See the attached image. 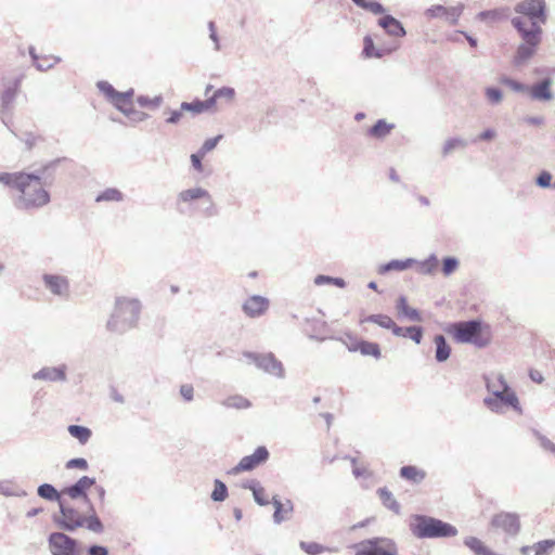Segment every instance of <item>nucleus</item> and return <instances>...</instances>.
I'll list each match as a JSON object with an SVG mask.
<instances>
[{
    "label": "nucleus",
    "mask_w": 555,
    "mask_h": 555,
    "mask_svg": "<svg viewBox=\"0 0 555 555\" xmlns=\"http://www.w3.org/2000/svg\"><path fill=\"white\" fill-rule=\"evenodd\" d=\"M269 308V300L262 296H251L243 305L244 312L250 317L256 318L263 314Z\"/></svg>",
    "instance_id": "2eb2a0df"
},
{
    "label": "nucleus",
    "mask_w": 555,
    "mask_h": 555,
    "mask_svg": "<svg viewBox=\"0 0 555 555\" xmlns=\"http://www.w3.org/2000/svg\"><path fill=\"white\" fill-rule=\"evenodd\" d=\"M38 494L49 501H59L62 500V491L59 493L56 489L49 485L43 483L38 488Z\"/></svg>",
    "instance_id": "c9c22d12"
},
{
    "label": "nucleus",
    "mask_w": 555,
    "mask_h": 555,
    "mask_svg": "<svg viewBox=\"0 0 555 555\" xmlns=\"http://www.w3.org/2000/svg\"><path fill=\"white\" fill-rule=\"evenodd\" d=\"M205 156H201V152L198 151V153L196 154H192L191 155V162H192V165L193 167L197 170V171H203V165H202V159L204 158Z\"/></svg>",
    "instance_id": "680f3d73"
},
{
    "label": "nucleus",
    "mask_w": 555,
    "mask_h": 555,
    "mask_svg": "<svg viewBox=\"0 0 555 555\" xmlns=\"http://www.w3.org/2000/svg\"><path fill=\"white\" fill-rule=\"evenodd\" d=\"M397 309L399 313L408 317L413 321H421V315L417 310L411 308L404 297H400L397 301Z\"/></svg>",
    "instance_id": "72a5a7b5"
},
{
    "label": "nucleus",
    "mask_w": 555,
    "mask_h": 555,
    "mask_svg": "<svg viewBox=\"0 0 555 555\" xmlns=\"http://www.w3.org/2000/svg\"><path fill=\"white\" fill-rule=\"evenodd\" d=\"M500 82H501L502 85H505V86H507V87L512 88V89H513V90H515V91H518V92H527V88H528V87H526V86H524V85H521V83H519V82H517V81H515V80H513V79H509V78H506V77H502V78L500 79Z\"/></svg>",
    "instance_id": "603ef678"
},
{
    "label": "nucleus",
    "mask_w": 555,
    "mask_h": 555,
    "mask_svg": "<svg viewBox=\"0 0 555 555\" xmlns=\"http://www.w3.org/2000/svg\"><path fill=\"white\" fill-rule=\"evenodd\" d=\"M66 468H78L80 470H86L88 468V463L85 459H73L66 463Z\"/></svg>",
    "instance_id": "6e6d98bb"
},
{
    "label": "nucleus",
    "mask_w": 555,
    "mask_h": 555,
    "mask_svg": "<svg viewBox=\"0 0 555 555\" xmlns=\"http://www.w3.org/2000/svg\"><path fill=\"white\" fill-rule=\"evenodd\" d=\"M495 137V131L492 129H487L482 133L479 134L478 140L480 141H490Z\"/></svg>",
    "instance_id": "e2e57ef3"
},
{
    "label": "nucleus",
    "mask_w": 555,
    "mask_h": 555,
    "mask_svg": "<svg viewBox=\"0 0 555 555\" xmlns=\"http://www.w3.org/2000/svg\"><path fill=\"white\" fill-rule=\"evenodd\" d=\"M122 199V194L116 189H108L96 197V202L114 201L119 202Z\"/></svg>",
    "instance_id": "c03bdc74"
},
{
    "label": "nucleus",
    "mask_w": 555,
    "mask_h": 555,
    "mask_svg": "<svg viewBox=\"0 0 555 555\" xmlns=\"http://www.w3.org/2000/svg\"><path fill=\"white\" fill-rule=\"evenodd\" d=\"M495 379L501 382V387H495V380H491L488 384V389L504 403L519 410V402L515 392L508 389L503 377H496Z\"/></svg>",
    "instance_id": "ddd939ff"
},
{
    "label": "nucleus",
    "mask_w": 555,
    "mask_h": 555,
    "mask_svg": "<svg viewBox=\"0 0 555 555\" xmlns=\"http://www.w3.org/2000/svg\"><path fill=\"white\" fill-rule=\"evenodd\" d=\"M551 181H552V176L551 173H548L547 171H543L539 175L538 179H537V183L542 186V188H547L550 186L551 184Z\"/></svg>",
    "instance_id": "052dcab7"
},
{
    "label": "nucleus",
    "mask_w": 555,
    "mask_h": 555,
    "mask_svg": "<svg viewBox=\"0 0 555 555\" xmlns=\"http://www.w3.org/2000/svg\"><path fill=\"white\" fill-rule=\"evenodd\" d=\"M62 499H67L72 503L91 506L87 493H83L76 483L62 490Z\"/></svg>",
    "instance_id": "5701e85b"
},
{
    "label": "nucleus",
    "mask_w": 555,
    "mask_h": 555,
    "mask_svg": "<svg viewBox=\"0 0 555 555\" xmlns=\"http://www.w3.org/2000/svg\"><path fill=\"white\" fill-rule=\"evenodd\" d=\"M358 351L362 356H370L375 359H379L382 357L380 347L377 343L362 340V343H360V347H359Z\"/></svg>",
    "instance_id": "473e14b6"
},
{
    "label": "nucleus",
    "mask_w": 555,
    "mask_h": 555,
    "mask_svg": "<svg viewBox=\"0 0 555 555\" xmlns=\"http://www.w3.org/2000/svg\"><path fill=\"white\" fill-rule=\"evenodd\" d=\"M181 111L190 112L193 115H199L205 112H210L216 109V99L215 98H207L206 100H194L192 102H183L181 104Z\"/></svg>",
    "instance_id": "dca6fc26"
},
{
    "label": "nucleus",
    "mask_w": 555,
    "mask_h": 555,
    "mask_svg": "<svg viewBox=\"0 0 555 555\" xmlns=\"http://www.w3.org/2000/svg\"><path fill=\"white\" fill-rule=\"evenodd\" d=\"M439 261L436 256H430L428 259L421 263V272L426 274H433L437 271Z\"/></svg>",
    "instance_id": "37998d69"
},
{
    "label": "nucleus",
    "mask_w": 555,
    "mask_h": 555,
    "mask_svg": "<svg viewBox=\"0 0 555 555\" xmlns=\"http://www.w3.org/2000/svg\"><path fill=\"white\" fill-rule=\"evenodd\" d=\"M353 474L356 477L365 476L367 470L364 466H358L356 461H353Z\"/></svg>",
    "instance_id": "338daca9"
},
{
    "label": "nucleus",
    "mask_w": 555,
    "mask_h": 555,
    "mask_svg": "<svg viewBox=\"0 0 555 555\" xmlns=\"http://www.w3.org/2000/svg\"><path fill=\"white\" fill-rule=\"evenodd\" d=\"M141 306L137 299L121 298L118 299L108 321L111 328H116L119 324L132 326L138 321Z\"/></svg>",
    "instance_id": "423d86ee"
},
{
    "label": "nucleus",
    "mask_w": 555,
    "mask_h": 555,
    "mask_svg": "<svg viewBox=\"0 0 555 555\" xmlns=\"http://www.w3.org/2000/svg\"><path fill=\"white\" fill-rule=\"evenodd\" d=\"M16 91H17L16 85L13 87H9V88L4 89L3 91H1L0 98H1L3 107H8L12 103V101L15 98Z\"/></svg>",
    "instance_id": "a18cd8bd"
},
{
    "label": "nucleus",
    "mask_w": 555,
    "mask_h": 555,
    "mask_svg": "<svg viewBox=\"0 0 555 555\" xmlns=\"http://www.w3.org/2000/svg\"><path fill=\"white\" fill-rule=\"evenodd\" d=\"M378 24L391 36L403 37L405 35L402 24L390 15L379 18Z\"/></svg>",
    "instance_id": "aec40b11"
},
{
    "label": "nucleus",
    "mask_w": 555,
    "mask_h": 555,
    "mask_svg": "<svg viewBox=\"0 0 555 555\" xmlns=\"http://www.w3.org/2000/svg\"><path fill=\"white\" fill-rule=\"evenodd\" d=\"M460 145H462V141L456 140V139L455 140H451V141L447 142L444 150H446V152H449L452 149H454L456 146H460Z\"/></svg>",
    "instance_id": "774afa93"
},
{
    "label": "nucleus",
    "mask_w": 555,
    "mask_h": 555,
    "mask_svg": "<svg viewBox=\"0 0 555 555\" xmlns=\"http://www.w3.org/2000/svg\"><path fill=\"white\" fill-rule=\"evenodd\" d=\"M392 333L396 336L409 337L416 344H420L423 338V330L418 326L400 327L396 324Z\"/></svg>",
    "instance_id": "bb28decb"
},
{
    "label": "nucleus",
    "mask_w": 555,
    "mask_h": 555,
    "mask_svg": "<svg viewBox=\"0 0 555 555\" xmlns=\"http://www.w3.org/2000/svg\"><path fill=\"white\" fill-rule=\"evenodd\" d=\"M396 47L393 48H376L372 37L365 36L363 39V55L366 59L377 57L380 59L385 55L390 54Z\"/></svg>",
    "instance_id": "a211bd4d"
},
{
    "label": "nucleus",
    "mask_w": 555,
    "mask_h": 555,
    "mask_svg": "<svg viewBox=\"0 0 555 555\" xmlns=\"http://www.w3.org/2000/svg\"><path fill=\"white\" fill-rule=\"evenodd\" d=\"M554 546V540H544L533 545L524 546L521 548V553L522 555H548Z\"/></svg>",
    "instance_id": "b1692460"
},
{
    "label": "nucleus",
    "mask_w": 555,
    "mask_h": 555,
    "mask_svg": "<svg viewBox=\"0 0 555 555\" xmlns=\"http://www.w3.org/2000/svg\"><path fill=\"white\" fill-rule=\"evenodd\" d=\"M464 544L475 554V555H499L494 553L490 547H488L480 539L476 537H468L464 540Z\"/></svg>",
    "instance_id": "a878e982"
},
{
    "label": "nucleus",
    "mask_w": 555,
    "mask_h": 555,
    "mask_svg": "<svg viewBox=\"0 0 555 555\" xmlns=\"http://www.w3.org/2000/svg\"><path fill=\"white\" fill-rule=\"evenodd\" d=\"M215 488L211 493V499L216 502H222L228 498V489L227 486L221 481L216 479L215 480Z\"/></svg>",
    "instance_id": "a19ab883"
},
{
    "label": "nucleus",
    "mask_w": 555,
    "mask_h": 555,
    "mask_svg": "<svg viewBox=\"0 0 555 555\" xmlns=\"http://www.w3.org/2000/svg\"><path fill=\"white\" fill-rule=\"evenodd\" d=\"M459 267V261L453 257L444 258L442 261V273L444 275H450L453 273Z\"/></svg>",
    "instance_id": "de8ad7c7"
},
{
    "label": "nucleus",
    "mask_w": 555,
    "mask_h": 555,
    "mask_svg": "<svg viewBox=\"0 0 555 555\" xmlns=\"http://www.w3.org/2000/svg\"><path fill=\"white\" fill-rule=\"evenodd\" d=\"M396 543L385 538L365 540L356 545V555H397Z\"/></svg>",
    "instance_id": "6e6552de"
},
{
    "label": "nucleus",
    "mask_w": 555,
    "mask_h": 555,
    "mask_svg": "<svg viewBox=\"0 0 555 555\" xmlns=\"http://www.w3.org/2000/svg\"><path fill=\"white\" fill-rule=\"evenodd\" d=\"M180 393L185 401H191L194 397V388L190 384L182 385L180 387Z\"/></svg>",
    "instance_id": "13d9d810"
},
{
    "label": "nucleus",
    "mask_w": 555,
    "mask_h": 555,
    "mask_svg": "<svg viewBox=\"0 0 555 555\" xmlns=\"http://www.w3.org/2000/svg\"><path fill=\"white\" fill-rule=\"evenodd\" d=\"M486 95L492 103H499L502 100V93L495 88H487Z\"/></svg>",
    "instance_id": "4d7b16f0"
},
{
    "label": "nucleus",
    "mask_w": 555,
    "mask_h": 555,
    "mask_svg": "<svg viewBox=\"0 0 555 555\" xmlns=\"http://www.w3.org/2000/svg\"><path fill=\"white\" fill-rule=\"evenodd\" d=\"M392 129L391 125H388L385 120H378L371 129L370 134L374 138H384Z\"/></svg>",
    "instance_id": "4c0bfd02"
},
{
    "label": "nucleus",
    "mask_w": 555,
    "mask_h": 555,
    "mask_svg": "<svg viewBox=\"0 0 555 555\" xmlns=\"http://www.w3.org/2000/svg\"><path fill=\"white\" fill-rule=\"evenodd\" d=\"M98 88L108 98V100L114 104L117 96L120 95L121 92H117L111 83L107 81L98 82Z\"/></svg>",
    "instance_id": "79ce46f5"
},
{
    "label": "nucleus",
    "mask_w": 555,
    "mask_h": 555,
    "mask_svg": "<svg viewBox=\"0 0 555 555\" xmlns=\"http://www.w3.org/2000/svg\"><path fill=\"white\" fill-rule=\"evenodd\" d=\"M220 139L221 135L206 140L199 150L201 156H205L208 152L212 151Z\"/></svg>",
    "instance_id": "3c124183"
},
{
    "label": "nucleus",
    "mask_w": 555,
    "mask_h": 555,
    "mask_svg": "<svg viewBox=\"0 0 555 555\" xmlns=\"http://www.w3.org/2000/svg\"><path fill=\"white\" fill-rule=\"evenodd\" d=\"M448 335L459 344H470L477 348H485L492 340L491 326L480 320L460 321L446 327Z\"/></svg>",
    "instance_id": "f03ea898"
},
{
    "label": "nucleus",
    "mask_w": 555,
    "mask_h": 555,
    "mask_svg": "<svg viewBox=\"0 0 555 555\" xmlns=\"http://www.w3.org/2000/svg\"><path fill=\"white\" fill-rule=\"evenodd\" d=\"M76 505L79 504L75 502L72 503L67 499L60 500V509L62 515L60 525L67 530H75L76 528L87 526L91 531L101 532L103 530V525L95 516L93 507L88 506L91 515L87 516L85 513L78 511Z\"/></svg>",
    "instance_id": "7ed1b4c3"
},
{
    "label": "nucleus",
    "mask_w": 555,
    "mask_h": 555,
    "mask_svg": "<svg viewBox=\"0 0 555 555\" xmlns=\"http://www.w3.org/2000/svg\"><path fill=\"white\" fill-rule=\"evenodd\" d=\"M300 547L309 555H318L325 550L323 545L317 542H301Z\"/></svg>",
    "instance_id": "49530a36"
},
{
    "label": "nucleus",
    "mask_w": 555,
    "mask_h": 555,
    "mask_svg": "<svg viewBox=\"0 0 555 555\" xmlns=\"http://www.w3.org/2000/svg\"><path fill=\"white\" fill-rule=\"evenodd\" d=\"M461 14L459 8H446L442 5H434L427 10V15L430 17H444L451 23H455Z\"/></svg>",
    "instance_id": "6ab92c4d"
},
{
    "label": "nucleus",
    "mask_w": 555,
    "mask_h": 555,
    "mask_svg": "<svg viewBox=\"0 0 555 555\" xmlns=\"http://www.w3.org/2000/svg\"><path fill=\"white\" fill-rule=\"evenodd\" d=\"M409 527L413 535L420 539L454 537L457 533L452 525L423 515H413Z\"/></svg>",
    "instance_id": "20e7f679"
},
{
    "label": "nucleus",
    "mask_w": 555,
    "mask_h": 555,
    "mask_svg": "<svg viewBox=\"0 0 555 555\" xmlns=\"http://www.w3.org/2000/svg\"><path fill=\"white\" fill-rule=\"evenodd\" d=\"M358 7L372 12L373 14H382L384 8L375 0H352Z\"/></svg>",
    "instance_id": "58836bf2"
},
{
    "label": "nucleus",
    "mask_w": 555,
    "mask_h": 555,
    "mask_svg": "<svg viewBox=\"0 0 555 555\" xmlns=\"http://www.w3.org/2000/svg\"><path fill=\"white\" fill-rule=\"evenodd\" d=\"M234 90L232 88H221L217 91L214 92L212 95H210V98H215L216 101L220 98H224L227 100H232L234 98Z\"/></svg>",
    "instance_id": "864d4df0"
},
{
    "label": "nucleus",
    "mask_w": 555,
    "mask_h": 555,
    "mask_svg": "<svg viewBox=\"0 0 555 555\" xmlns=\"http://www.w3.org/2000/svg\"><path fill=\"white\" fill-rule=\"evenodd\" d=\"M377 493H378V496L382 500L383 504L387 508L393 511L395 513H399L400 505L388 489L380 488V489H378Z\"/></svg>",
    "instance_id": "2f4dec72"
},
{
    "label": "nucleus",
    "mask_w": 555,
    "mask_h": 555,
    "mask_svg": "<svg viewBox=\"0 0 555 555\" xmlns=\"http://www.w3.org/2000/svg\"><path fill=\"white\" fill-rule=\"evenodd\" d=\"M513 25L520 33L525 44L517 50L516 61L522 62L533 55L535 47L540 43L541 27L532 22V28H527L520 18H514Z\"/></svg>",
    "instance_id": "39448f33"
},
{
    "label": "nucleus",
    "mask_w": 555,
    "mask_h": 555,
    "mask_svg": "<svg viewBox=\"0 0 555 555\" xmlns=\"http://www.w3.org/2000/svg\"><path fill=\"white\" fill-rule=\"evenodd\" d=\"M49 546L53 555H79L76 541L61 532L50 535Z\"/></svg>",
    "instance_id": "9d476101"
},
{
    "label": "nucleus",
    "mask_w": 555,
    "mask_h": 555,
    "mask_svg": "<svg viewBox=\"0 0 555 555\" xmlns=\"http://www.w3.org/2000/svg\"><path fill=\"white\" fill-rule=\"evenodd\" d=\"M90 555H107V550L103 546H91L89 550Z\"/></svg>",
    "instance_id": "0e129e2a"
},
{
    "label": "nucleus",
    "mask_w": 555,
    "mask_h": 555,
    "mask_svg": "<svg viewBox=\"0 0 555 555\" xmlns=\"http://www.w3.org/2000/svg\"><path fill=\"white\" fill-rule=\"evenodd\" d=\"M199 199H204L208 204H210V206H214L211 195L209 194V192L207 190H205L203 188H193V189L184 190V191L180 192L177 197L178 203H183V204H190L194 201H199ZM214 212H215L214 207H211L208 215L211 216V215H214Z\"/></svg>",
    "instance_id": "4468645a"
},
{
    "label": "nucleus",
    "mask_w": 555,
    "mask_h": 555,
    "mask_svg": "<svg viewBox=\"0 0 555 555\" xmlns=\"http://www.w3.org/2000/svg\"><path fill=\"white\" fill-rule=\"evenodd\" d=\"M361 322L362 323L372 322V323L379 325L380 327L391 330V332L393 331V328L396 326L395 321L386 314H372V315H369L365 319H363Z\"/></svg>",
    "instance_id": "7c9ffc66"
},
{
    "label": "nucleus",
    "mask_w": 555,
    "mask_h": 555,
    "mask_svg": "<svg viewBox=\"0 0 555 555\" xmlns=\"http://www.w3.org/2000/svg\"><path fill=\"white\" fill-rule=\"evenodd\" d=\"M314 283L317 285H322V284H325V283H332L338 287H344L345 286V281L343 279H339V278H331V276H326V275H318L315 279H314Z\"/></svg>",
    "instance_id": "8fccbe9b"
},
{
    "label": "nucleus",
    "mask_w": 555,
    "mask_h": 555,
    "mask_svg": "<svg viewBox=\"0 0 555 555\" xmlns=\"http://www.w3.org/2000/svg\"><path fill=\"white\" fill-rule=\"evenodd\" d=\"M268 457V450L264 447H258L251 455L244 456L232 472L234 474H238L241 472L253 470L260 464L264 463Z\"/></svg>",
    "instance_id": "f8f14e48"
},
{
    "label": "nucleus",
    "mask_w": 555,
    "mask_h": 555,
    "mask_svg": "<svg viewBox=\"0 0 555 555\" xmlns=\"http://www.w3.org/2000/svg\"><path fill=\"white\" fill-rule=\"evenodd\" d=\"M68 433L82 444H85L92 435L89 428L79 425L68 426Z\"/></svg>",
    "instance_id": "f704fd0d"
},
{
    "label": "nucleus",
    "mask_w": 555,
    "mask_h": 555,
    "mask_svg": "<svg viewBox=\"0 0 555 555\" xmlns=\"http://www.w3.org/2000/svg\"><path fill=\"white\" fill-rule=\"evenodd\" d=\"M183 112L184 111H181V109L171 112L170 116L167 118V121L170 124L178 122L180 120Z\"/></svg>",
    "instance_id": "69168bd1"
},
{
    "label": "nucleus",
    "mask_w": 555,
    "mask_h": 555,
    "mask_svg": "<svg viewBox=\"0 0 555 555\" xmlns=\"http://www.w3.org/2000/svg\"><path fill=\"white\" fill-rule=\"evenodd\" d=\"M113 105L132 122L143 121L147 117L146 113L135 108L132 90L128 92H121Z\"/></svg>",
    "instance_id": "1a4fd4ad"
},
{
    "label": "nucleus",
    "mask_w": 555,
    "mask_h": 555,
    "mask_svg": "<svg viewBox=\"0 0 555 555\" xmlns=\"http://www.w3.org/2000/svg\"><path fill=\"white\" fill-rule=\"evenodd\" d=\"M274 505V520L276 522H281L289 518L293 512V503L289 500L281 501L276 498H273Z\"/></svg>",
    "instance_id": "4be33fe9"
},
{
    "label": "nucleus",
    "mask_w": 555,
    "mask_h": 555,
    "mask_svg": "<svg viewBox=\"0 0 555 555\" xmlns=\"http://www.w3.org/2000/svg\"><path fill=\"white\" fill-rule=\"evenodd\" d=\"M552 80L551 79H544L538 85H534L532 87L527 88V92L530 94V96L534 100L539 101H550L553 98L552 91H551Z\"/></svg>",
    "instance_id": "f3484780"
},
{
    "label": "nucleus",
    "mask_w": 555,
    "mask_h": 555,
    "mask_svg": "<svg viewBox=\"0 0 555 555\" xmlns=\"http://www.w3.org/2000/svg\"><path fill=\"white\" fill-rule=\"evenodd\" d=\"M414 263V260H392L380 268V272L387 271H403L410 268Z\"/></svg>",
    "instance_id": "e433bc0d"
},
{
    "label": "nucleus",
    "mask_w": 555,
    "mask_h": 555,
    "mask_svg": "<svg viewBox=\"0 0 555 555\" xmlns=\"http://www.w3.org/2000/svg\"><path fill=\"white\" fill-rule=\"evenodd\" d=\"M363 339H357L350 335L347 336L346 346L349 351L357 352L360 347V343H362Z\"/></svg>",
    "instance_id": "bf43d9fd"
},
{
    "label": "nucleus",
    "mask_w": 555,
    "mask_h": 555,
    "mask_svg": "<svg viewBox=\"0 0 555 555\" xmlns=\"http://www.w3.org/2000/svg\"><path fill=\"white\" fill-rule=\"evenodd\" d=\"M65 377V370L63 367H43L34 374L35 379L50 382L64 380Z\"/></svg>",
    "instance_id": "393cba45"
},
{
    "label": "nucleus",
    "mask_w": 555,
    "mask_h": 555,
    "mask_svg": "<svg viewBox=\"0 0 555 555\" xmlns=\"http://www.w3.org/2000/svg\"><path fill=\"white\" fill-rule=\"evenodd\" d=\"M223 405L231 409L244 410L250 408L251 403L247 398L241 395H232L223 401Z\"/></svg>",
    "instance_id": "c756f323"
},
{
    "label": "nucleus",
    "mask_w": 555,
    "mask_h": 555,
    "mask_svg": "<svg viewBox=\"0 0 555 555\" xmlns=\"http://www.w3.org/2000/svg\"><path fill=\"white\" fill-rule=\"evenodd\" d=\"M490 524L493 528L512 535L517 534L520 529L519 518L514 513L501 512L492 517Z\"/></svg>",
    "instance_id": "9b49d317"
},
{
    "label": "nucleus",
    "mask_w": 555,
    "mask_h": 555,
    "mask_svg": "<svg viewBox=\"0 0 555 555\" xmlns=\"http://www.w3.org/2000/svg\"><path fill=\"white\" fill-rule=\"evenodd\" d=\"M253 494L255 501L260 505H267L269 504V496L267 494V491L262 487H254L253 488Z\"/></svg>",
    "instance_id": "09e8293b"
},
{
    "label": "nucleus",
    "mask_w": 555,
    "mask_h": 555,
    "mask_svg": "<svg viewBox=\"0 0 555 555\" xmlns=\"http://www.w3.org/2000/svg\"><path fill=\"white\" fill-rule=\"evenodd\" d=\"M43 280L47 287L55 295H63L68 289V283L63 276L47 274Z\"/></svg>",
    "instance_id": "412c9836"
},
{
    "label": "nucleus",
    "mask_w": 555,
    "mask_h": 555,
    "mask_svg": "<svg viewBox=\"0 0 555 555\" xmlns=\"http://www.w3.org/2000/svg\"><path fill=\"white\" fill-rule=\"evenodd\" d=\"M0 183L16 192V205L20 208H39L50 202V195L39 176L24 171L0 172Z\"/></svg>",
    "instance_id": "f257e3e1"
},
{
    "label": "nucleus",
    "mask_w": 555,
    "mask_h": 555,
    "mask_svg": "<svg viewBox=\"0 0 555 555\" xmlns=\"http://www.w3.org/2000/svg\"><path fill=\"white\" fill-rule=\"evenodd\" d=\"M400 476L409 481L418 483L425 479L426 472L416 466L408 465L400 469Z\"/></svg>",
    "instance_id": "cd10ccee"
},
{
    "label": "nucleus",
    "mask_w": 555,
    "mask_h": 555,
    "mask_svg": "<svg viewBox=\"0 0 555 555\" xmlns=\"http://www.w3.org/2000/svg\"><path fill=\"white\" fill-rule=\"evenodd\" d=\"M95 480L94 478H90L87 476L81 477L77 482V487L83 492L87 493V491L94 486Z\"/></svg>",
    "instance_id": "5fc2aeb1"
},
{
    "label": "nucleus",
    "mask_w": 555,
    "mask_h": 555,
    "mask_svg": "<svg viewBox=\"0 0 555 555\" xmlns=\"http://www.w3.org/2000/svg\"><path fill=\"white\" fill-rule=\"evenodd\" d=\"M516 12L521 14L519 17L526 23L527 28H532V22L535 25L539 23H545V1L544 0H524L516 7Z\"/></svg>",
    "instance_id": "0eeeda50"
},
{
    "label": "nucleus",
    "mask_w": 555,
    "mask_h": 555,
    "mask_svg": "<svg viewBox=\"0 0 555 555\" xmlns=\"http://www.w3.org/2000/svg\"><path fill=\"white\" fill-rule=\"evenodd\" d=\"M436 345V359L439 362H443L449 359L451 353V347L448 345L446 338L442 335H437L434 338Z\"/></svg>",
    "instance_id": "c85d7f7f"
},
{
    "label": "nucleus",
    "mask_w": 555,
    "mask_h": 555,
    "mask_svg": "<svg viewBox=\"0 0 555 555\" xmlns=\"http://www.w3.org/2000/svg\"><path fill=\"white\" fill-rule=\"evenodd\" d=\"M163 102V98L162 96H154V98H149V96H139L137 99V104L141 107V108H147V109H155L157 108Z\"/></svg>",
    "instance_id": "ea45409f"
}]
</instances>
